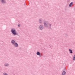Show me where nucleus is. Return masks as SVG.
Segmentation results:
<instances>
[{"instance_id": "obj_10", "label": "nucleus", "mask_w": 75, "mask_h": 75, "mask_svg": "<svg viewBox=\"0 0 75 75\" xmlns=\"http://www.w3.org/2000/svg\"><path fill=\"white\" fill-rule=\"evenodd\" d=\"M66 75V71H63L62 74V75Z\"/></svg>"}, {"instance_id": "obj_16", "label": "nucleus", "mask_w": 75, "mask_h": 75, "mask_svg": "<svg viewBox=\"0 0 75 75\" xmlns=\"http://www.w3.org/2000/svg\"><path fill=\"white\" fill-rule=\"evenodd\" d=\"M39 56L40 57H41V54H40V55H39Z\"/></svg>"}, {"instance_id": "obj_3", "label": "nucleus", "mask_w": 75, "mask_h": 75, "mask_svg": "<svg viewBox=\"0 0 75 75\" xmlns=\"http://www.w3.org/2000/svg\"><path fill=\"white\" fill-rule=\"evenodd\" d=\"M38 29H39V30L42 31V30H44V26L42 25H40L39 26Z\"/></svg>"}, {"instance_id": "obj_8", "label": "nucleus", "mask_w": 75, "mask_h": 75, "mask_svg": "<svg viewBox=\"0 0 75 75\" xmlns=\"http://www.w3.org/2000/svg\"><path fill=\"white\" fill-rule=\"evenodd\" d=\"M73 2H71L69 4V7H72L73 6Z\"/></svg>"}, {"instance_id": "obj_14", "label": "nucleus", "mask_w": 75, "mask_h": 75, "mask_svg": "<svg viewBox=\"0 0 75 75\" xmlns=\"http://www.w3.org/2000/svg\"><path fill=\"white\" fill-rule=\"evenodd\" d=\"M73 60H75V55H74L73 57Z\"/></svg>"}, {"instance_id": "obj_11", "label": "nucleus", "mask_w": 75, "mask_h": 75, "mask_svg": "<svg viewBox=\"0 0 75 75\" xmlns=\"http://www.w3.org/2000/svg\"><path fill=\"white\" fill-rule=\"evenodd\" d=\"M69 52L71 54H72V53H73V52H72V50H71V49H69Z\"/></svg>"}, {"instance_id": "obj_9", "label": "nucleus", "mask_w": 75, "mask_h": 75, "mask_svg": "<svg viewBox=\"0 0 75 75\" xmlns=\"http://www.w3.org/2000/svg\"><path fill=\"white\" fill-rule=\"evenodd\" d=\"M38 21L40 24H42V20L40 19Z\"/></svg>"}, {"instance_id": "obj_2", "label": "nucleus", "mask_w": 75, "mask_h": 75, "mask_svg": "<svg viewBox=\"0 0 75 75\" xmlns=\"http://www.w3.org/2000/svg\"><path fill=\"white\" fill-rule=\"evenodd\" d=\"M11 31L14 35H18V33L16 32V30L14 28L11 29Z\"/></svg>"}, {"instance_id": "obj_12", "label": "nucleus", "mask_w": 75, "mask_h": 75, "mask_svg": "<svg viewBox=\"0 0 75 75\" xmlns=\"http://www.w3.org/2000/svg\"><path fill=\"white\" fill-rule=\"evenodd\" d=\"M40 52H37L36 53L37 55H40Z\"/></svg>"}, {"instance_id": "obj_13", "label": "nucleus", "mask_w": 75, "mask_h": 75, "mask_svg": "<svg viewBox=\"0 0 75 75\" xmlns=\"http://www.w3.org/2000/svg\"><path fill=\"white\" fill-rule=\"evenodd\" d=\"M3 75H8V74H7L6 73H3Z\"/></svg>"}, {"instance_id": "obj_7", "label": "nucleus", "mask_w": 75, "mask_h": 75, "mask_svg": "<svg viewBox=\"0 0 75 75\" xmlns=\"http://www.w3.org/2000/svg\"><path fill=\"white\" fill-rule=\"evenodd\" d=\"M4 66L5 67H8L9 66V64L8 63H5L4 64Z\"/></svg>"}, {"instance_id": "obj_19", "label": "nucleus", "mask_w": 75, "mask_h": 75, "mask_svg": "<svg viewBox=\"0 0 75 75\" xmlns=\"http://www.w3.org/2000/svg\"><path fill=\"white\" fill-rule=\"evenodd\" d=\"M65 10H67L66 9H65Z\"/></svg>"}, {"instance_id": "obj_15", "label": "nucleus", "mask_w": 75, "mask_h": 75, "mask_svg": "<svg viewBox=\"0 0 75 75\" xmlns=\"http://www.w3.org/2000/svg\"><path fill=\"white\" fill-rule=\"evenodd\" d=\"M65 36L66 37H68V35H67V34H66Z\"/></svg>"}, {"instance_id": "obj_5", "label": "nucleus", "mask_w": 75, "mask_h": 75, "mask_svg": "<svg viewBox=\"0 0 75 75\" xmlns=\"http://www.w3.org/2000/svg\"><path fill=\"white\" fill-rule=\"evenodd\" d=\"M13 46H14V47H18V43H17V42H16L14 45H13Z\"/></svg>"}, {"instance_id": "obj_18", "label": "nucleus", "mask_w": 75, "mask_h": 75, "mask_svg": "<svg viewBox=\"0 0 75 75\" xmlns=\"http://www.w3.org/2000/svg\"><path fill=\"white\" fill-rule=\"evenodd\" d=\"M67 2V3H69V1L68 0Z\"/></svg>"}, {"instance_id": "obj_6", "label": "nucleus", "mask_w": 75, "mask_h": 75, "mask_svg": "<svg viewBox=\"0 0 75 75\" xmlns=\"http://www.w3.org/2000/svg\"><path fill=\"white\" fill-rule=\"evenodd\" d=\"M15 43H16V41H15V40H13L11 41V44L12 45H14Z\"/></svg>"}, {"instance_id": "obj_4", "label": "nucleus", "mask_w": 75, "mask_h": 75, "mask_svg": "<svg viewBox=\"0 0 75 75\" xmlns=\"http://www.w3.org/2000/svg\"><path fill=\"white\" fill-rule=\"evenodd\" d=\"M0 1L2 4H6V0H0Z\"/></svg>"}, {"instance_id": "obj_17", "label": "nucleus", "mask_w": 75, "mask_h": 75, "mask_svg": "<svg viewBox=\"0 0 75 75\" xmlns=\"http://www.w3.org/2000/svg\"><path fill=\"white\" fill-rule=\"evenodd\" d=\"M18 27H20V26H21L20 24H19L18 25Z\"/></svg>"}, {"instance_id": "obj_1", "label": "nucleus", "mask_w": 75, "mask_h": 75, "mask_svg": "<svg viewBox=\"0 0 75 75\" xmlns=\"http://www.w3.org/2000/svg\"><path fill=\"white\" fill-rule=\"evenodd\" d=\"M45 27L48 28V29H51V25L52 24L46 21H44Z\"/></svg>"}]
</instances>
